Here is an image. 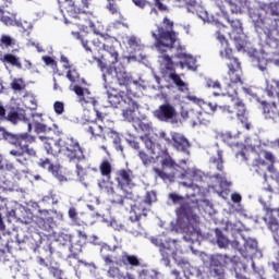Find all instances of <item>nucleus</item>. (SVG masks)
Returning <instances> with one entry per match:
<instances>
[{
	"instance_id": "62",
	"label": "nucleus",
	"mask_w": 279,
	"mask_h": 279,
	"mask_svg": "<svg viewBox=\"0 0 279 279\" xmlns=\"http://www.w3.org/2000/svg\"><path fill=\"white\" fill-rule=\"evenodd\" d=\"M231 38L234 40V46L238 49V51H241L243 49V39L241 37H232Z\"/></svg>"
},
{
	"instance_id": "30",
	"label": "nucleus",
	"mask_w": 279,
	"mask_h": 279,
	"mask_svg": "<svg viewBox=\"0 0 279 279\" xmlns=\"http://www.w3.org/2000/svg\"><path fill=\"white\" fill-rule=\"evenodd\" d=\"M39 140L44 142V149L47 154L56 156V154H60V145L58 144V140H53V137L39 136Z\"/></svg>"
},
{
	"instance_id": "32",
	"label": "nucleus",
	"mask_w": 279,
	"mask_h": 279,
	"mask_svg": "<svg viewBox=\"0 0 279 279\" xmlns=\"http://www.w3.org/2000/svg\"><path fill=\"white\" fill-rule=\"evenodd\" d=\"M74 241L75 234L61 232L57 236V243L62 246L68 245L70 247V252H73V248L75 247Z\"/></svg>"
},
{
	"instance_id": "52",
	"label": "nucleus",
	"mask_w": 279,
	"mask_h": 279,
	"mask_svg": "<svg viewBox=\"0 0 279 279\" xmlns=\"http://www.w3.org/2000/svg\"><path fill=\"white\" fill-rule=\"evenodd\" d=\"M195 182H203L202 174L199 172H194L193 174V182L189 184L190 189H199L198 184H195Z\"/></svg>"
},
{
	"instance_id": "33",
	"label": "nucleus",
	"mask_w": 279,
	"mask_h": 279,
	"mask_svg": "<svg viewBox=\"0 0 279 279\" xmlns=\"http://www.w3.org/2000/svg\"><path fill=\"white\" fill-rule=\"evenodd\" d=\"M177 58L179 60H183V61L179 62V64H180V66H182V69H184V66H186L190 70L195 69V62H196L195 57L187 54L186 52H179L177 54Z\"/></svg>"
},
{
	"instance_id": "14",
	"label": "nucleus",
	"mask_w": 279,
	"mask_h": 279,
	"mask_svg": "<svg viewBox=\"0 0 279 279\" xmlns=\"http://www.w3.org/2000/svg\"><path fill=\"white\" fill-rule=\"evenodd\" d=\"M7 141L10 145L19 147L28 156H36V150L34 148H29V145L36 142V137L29 135V133L7 134Z\"/></svg>"
},
{
	"instance_id": "49",
	"label": "nucleus",
	"mask_w": 279,
	"mask_h": 279,
	"mask_svg": "<svg viewBox=\"0 0 279 279\" xmlns=\"http://www.w3.org/2000/svg\"><path fill=\"white\" fill-rule=\"evenodd\" d=\"M236 160L240 162H248L250 161V151L248 150H240L235 154Z\"/></svg>"
},
{
	"instance_id": "3",
	"label": "nucleus",
	"mask_w": 279,
	"mask_h": 279,
	"mask_svg": "<svg viewBox=\"0 0 279 279\" xmlns=\"http://www.w3.org/2000/svg\"><path fill=\"white\" fill-rule=\"evenodd\" d=\"M98 37H95L92 39V41H88L87 39L81 38L82 46L87 51V53H92L95 61H97V64L101 71L108 70V65L101 61L99 57H97V53H99L100 49H104L107 53H109L111 61V69H121V66H117L119 62V51H117V46L114 44L117 43V38L113 36H110L108 33H96Z\"/></svg>"
},
{
	"instance_id": "44",
	"label": "nucleus",
	"mask_w": 279,
	"mask_h": 279,
	"mask_svg": "<svg viewBox=\"0 0 279 279\" xmlns=\"http://www.w3.org/2000/svg\"><path fill=\"white\" fill-rule=\"evenodd\" d=\"M138 157L142 160L143 165H145V167H149V165H154V162H156V159L154 157L147 155L143 150L138 153Z\"/></svg>"
},
{
	"instance_id": "35",
	"label": "nucleus",
	"mask_w": 279,
	"mask_h": 279,
	"mask_svg": "<svg viewBox=\"0 0 279 279\" xmlns=\"http://www.w3.org/2000/svg\"><path fill=\"white\" fill-rule=\"evenodd\" d=\"M99 171L102 178H106L107 180H112V161H110V159H104L99 165Z\"/></svg>"
},
{
	"instance_id": "28",
	"label": "nucleus",
	"mask_w": 279,
	"mask_h": 279,
	"mask_svg": "<svg viewBox=\"0 0 279 279\" xmlns=\"http://www.w3.org/2000/svg\"><path fill=\"white\" fill-rule=\"evenodd\" d=\"M106 9L112 15H117V14L120 15V20H117L116 22H113V27H119L120 25H122L123 27H128V24L124 22L125 17L121 15V9L119 8L117 0H107Z\"/></svg>"
},
{
	"instance_id": "20",
	"label": "nucleus",
	"mask_w": 279,
	"mask_h": 279,
	"mask_svg": "<svg viewBox=\"0 0 279 279\" xmlns=\"http://www.w3.org/2000/svg\"><path fill=\"white\" fill-rule=\"evenodd\" d=\"M104 119H106L104 113L100 112L99 110H96V120L90 121L86 124V128H85L86 133L94 136V138H97V137L101 138V136H106L104 134V126L97 123V121H101V123H104Z\"/></svg>"
},
{
	"instance_id": "8",
	"label": "nucleus",
	"mask_w": 279,
	"mask_h": 279,
	"mask_svg": "<svg viewBox=\"0 0 279 279\" xmlns=\"http://www.w3.org/2000/svg\"><path fill=\"white\" fill-rule=\"evenodd\" d=\"M263 12H265L263 9L251 10L250 17L258 36H265V40H271L278 24L274 19L265 16Z\"/></svg>"
},
{
	"instance_id": "56",
	"label": "nucleus",
	"mask_w": 279,
	"mask_h": 279,
	"mask_svg": "<svg viewBox=\"0 0 279 279\" xmlns=\"http://www.w3.org/2000/svg\"><path fill=\"white\" fill-rule=\"evenodd\" d=\"M215 3L218 5L219 10H221L222 12H226V5L223 4V1L225 3H227V5H234V2L233 0H214Z\"/></svg>"
},
{
	"instance_id": "55",
	"label": "nucleus",
	"mask_w": 279,
	"mask_h": 279,
	"mask_svg": "<svg viewBox=\"0 0 279 279\" xmlns=\"http://www.w3.org/2000/svg\"><path fill=\"white\" fill-rule=\"evenodd\" d=\"M165 0H154V5L159 12H169V7L163 3Z\"/></svg>"
},
{
	"instance_id": "59",
	"label": "nucleus",
	"mask_w": 279,
	"mask_h": 279,
	"mask_svg": "<svg viewBox=\"0 0 279 279\" xmlns=\"http://www.w3.org/2000/svg\"><path fill=\"white\" fill-rule=\"evenodd\" d=\"M216 38L220 44L228 45V39H226V35H223L222 31L216 32Z\"/></svg>"
},
{
	"instance_id": "2",
	"label": "nucleus",
	"mask_w": 279,
	"mask_h": 279,
	"mask_svg": "<svg viewBox=\"0 0 279 279\" xmlns=\"http://www.w3.org/2000/svg\"><path fill=\"white\" fill-rule=\"evenodd\" d=\"M114 75L118 80L119 86H124L126 92H120L119 94H109V104L113 108H121L122 114L125 119H130L138 110V104L132 99V76L125 72V66L114 68Z\"/></svg>"
},
{
	"instance_id": "21",
	"label": "nucleus",
	"mask_w": 279,
	"mask_h": 279,
	"mask_svg": "<svg viewBox=\"0 0 279 279\" xmlns=\"http://www.w3.org/2000/svg\"><path fill=\"white\" fill-rule=\"evenodd\" d=\"M177 214L179 217H184L187 219L192 228H197L199 226V216L193 213V207L189 203L182 204L178 209Z\"/></svg>"
},
{
	"instance_id": "63",
	"label": "nucleus",
	"mask_w": 279,
	"mask_h": 279,
	"mask_svg": "<svg viewBox=\"0 0 279 279\" xmlns=\"http://www.w3.org/2000/svg\"><path fill=\"white\" fill-rule=\"evenodd\" d=\"M241 194L239 193H233L231 194V201L233 202V204H241Z\"/></svg>"
},
{
	"instance_id": "31",
	"label": "nucleus",
	"mask_w": 279,
	"mask_h": 279,
	"mask_svg": "<svg viewBox=\"0 0 279 279\" xmlns=\"http://www.w3.org/2000/svg\"><path fill=\"white\" fill-rule=\"evenodd\" d=\"M3 121L12 123V125H19L21 121H25V111L11 108L10 111L7 114H4Z\"/></svg>"
},
{
	"instance_id": "42",
	"label": "nucleus",
	"mask_w": 279,
	"mask_h": 279,
	"mask_svg": "<svg viewBox=\"0 0 279 279\" xmlns=\"http://www.w3.org/2000/svg\"><path fill=\"white\" fill-rule=\"evenodd\" d=\"M14 45H16V40L12 37H10V35H2L0 38V47H5L7 49L9 47H14Z\"/></svg>"
},
{
	"instance_id": "36",
	"label": "nucleus",
	"mask_w": 279,
	"mask_h": 279,
	"mask_svg": "<svg viewBox=\"0 0 279 279\" xmlns=\"http://www.w3.org/2000/svg\"><path fill=\"white\" fill-rule=\"evenodd\" d=\"M15 217L23 223H32V221H34V214L32 213V209H19L15 213Z\"/></svg>"
},
{
	"instance_id": "61",
	"label": "nucleus",
	"mask_w": 279,
	"mask_h": 279,
	"mask_svg": "<svg viewBox=\"0 0 279 279\" xmlns=\"http://www.w3.org/2000/svg\"><path fill=\"white\" fill-rule=\"evenodd\" d=\"M169 199H171L173 202V204H178L179 202H183L184 197L181 195H178L175 193H170L169 194Z\"/></svg>"
},
{
	"instance_id": "58",
	"label": "nucleus",
	"mask_w": 279,
	"mask_h": 279,
	"mask_svg": "<svg viewBox=\"0 0 279 279\" xmlns=\"http://www.w3.org/2000/svg\"><path fill=\"white\" fill-rule=\"evenodd\" d=\"M138 129L142 130L145 134L151 132V124L145 122H138Z\"/></svg>"
},
{
	"instance_id": "7",
	"label": "nucleus",
	"mask_w": 279,
	"mask_h": 279,
	"mask_svg": "<svg viewBox=\"0 0 279 279\" xmlns=\"http://www.w3.org/2000/svg\"><path fill=\"white\" fill-rule=\"evenodd\" d=\"M133 196H135V198H131L126 204L120 205L126 209L131 208L132 213H134L135 218L132 219V223L138 221L142 217H147V214L151 210V204L158 201L156 192L154 191L146 192L144 198H141L138 194L134 193Z\"/></svg>"
},
{
	"instance_id": "50",
	"label": "nucleus",
	"mask_w": 279,
	"mask_h": 279,
	"mask_svg": "<svg viewBox=\"0 0 279 279\" xmlns=\"http://www.w3.org/2000/svg\"><path fill=\"white\" fill-rule=\"evenodd\" d=\"M102 260H105L106 265H117V260H119V255H102Z\"/></svg>"
},
{
	"instance_id": "43",
	"label": "nucleus",
	"mask_w": 279,
	"mask_h": 279,
	"mask_svg": "<svg viewBox=\"0 0 279 279\" xmlns=\"http://www.w3.org/2000/svg\"><path fill=\"white\" fill-rule=\"evenodd\" d=\"M66 78L71 84H77L80 82V72L76 69H69L66 72Z\"/></svg>"
},
{
	"instance_id": "25",
	"label": "nucleus",
	"mask_w": 279,
	"mask_h": 279,
	"mask_svg": "<svg viewBox=\"0 0 279 279\" xmlns=\"http://www.w3.org/2000/svg\"><path fill=\"white\" fill-rule=\"evenodd\" d=\"M209 162L220 172L214 174L213 178H215V180H226V172H223V150L218 149L217 157H210Z\"/></svg>"
},
{
	"instance_id": "19",
	"label": "nucleus",
	"mask_w": 279,
	"mask_h": 279,
	"mask_svg": "<svg viewBox=\"0 0 279 279\" xmlns=\"http://www.w3.org/2000/svg\"><path fill=\"white\" fill-rule=\"evenodd\" d=\"M157 245L159 247L162 263L166 265V267H169V265H171V256H175L178 252L175 241L166 240L165 242H161L160 244Z\"/></svg>"
},
{
	"instance_id": "18",
	"label": "nucleus",
	"mask_w": 279,
	"mask_h": 279,
	"mask_svg": "<svg viewBox=\"0 0 279 279\" xmlns=\"http://www.w3.org/2000/svg\"><path fill=\"white\" fill-rule=\"evenodd\" d=\"M243 245H241V242L238 240L233 241L232 247L238 250L243 258H252V256H256L258 252V242L252 238L243 239Z\"/></svg>"
},
{
	"instance_id": "53",
	"label": "nucleus",
	"mask_w": 279,
	"mask_h": 279,
	"mask_svg": "<svg viewBox=\"0 0 279 279\" xmlns=\"http://www.w3.org/2000/svg\"><path fill=\"white\" fill-rule=\"evenodd\" d=\"M68 215L71 221H73L74 223H77V221H80V216L75 207H70Z\"/></svg>"
},
{
	"instance_id": "11",
	"label": "nucleus",
	"mask_w": 279,
	"mask_h": 279,
	"mask_svg": "<svg viewBox=\"0 0 279 279\" xmlns=\"http://www.w3.org/2000/svg\"><path fill=\"white\" fill-rule=\"evenodd\" d=\"M231 257L226 254H213L209 257L206 276L208 279H226V268L231 263Z\"/></svg>"
},
{
	"instance_id": "37",
	"label": "nucleus",
	"mask_w": 279,
	"mask_h": 279,
	"mask_svg": "<svg viewBox=\"0 0 279 279\" xmlns=\"http://www.w3.org/2000/svg\"><path fill=\"white\" fill-rule=\"evenodd\" d=\"M3 64H10L11 66H15L16 69H23V63H21V59L12 53H5L0 58Z\"/></svg>"
},
{
	"instance_id": "45",
	"label": "nucleus",
	"mask_w": 279,
	"mask_h": 279,
	"mask_svg": "<svg viewBox=\"0 0 279 279\" xmlns=\"http://www.w3.org/2000/svg\"><path fill=\"white\" fill-rule=\"evenodd\" d=\"M206 88H213V90H221V83L213 78H205Z\"/></svg>"
},
{
	"instance_id": "48",
	"label": "nucleus",
	"mask_w": 279,
	"mask_h": 279,
	"mask_svg": "<svg viewBox=\"0 0 279 279\" xmlns=\"http://www.w3.org/2000/svg\"><path fill=\"white\" fill-rule=\"evenodd\" d=\"M108 276L109 278H112V279H121L123 276V272L121 271V269H119V267H110L108 270Z\"/></svg>"
},
{
	"instance_id": "16",
	"label": "nucleus",
	"mask_w": 279,
	"mask_h": 279,
	"mask_svg": "<svg viewBox=\"0 0 279 279\" xmlns=\"http://www.w3.org/2000/svg\"><path fill=\"white\" fill-rule=\"evenodd\" d=\"M153 114L155 119L162 123H178V111L175 107L169 102L160 105Z\"/></svg>"
},
{
	"instance_id": "22",
	"label": "nucleus",
	"mask_w": 279,
	"mask_h": 279,
	"mask_svg": "<svg viewBox=\"0 0 279 279\" xmlns=\"http://www.w3.org/2000/svg\"><path fill=\"white\" fill-rule=\"evenodd\" d=\"M184 119H191L193 125H210L213 116L199 111H186Z\"/></svg>"
},
{
	"instance_id": "5",
	"label": "nucleus",
	"mask_w": 279,
	"mask_h": 279,
	"mask_svg": "<svg viewBox=\"0 0 279 279\" xmlns=\"http://www.w3.org/2000/svg\"><path fill=\"white\" fill-rule=\"evenodd\" d=\"M157 158L161 168H153L156 178H160L163 182H175V178H181V180L186 178L189 172L175 162L169 150H161Z\"/></svg>"
},
{
	"instance_id": "17",
	"label": "nucleus",
	"mask_w": 279,
	"mask_h": 279,
	"mask_svg": "<svg viewBox=\"0 0 279 279\" xmlns=\"http://www.w3.org/2000/svg\"><path fill=\"white\" fill-rule=\"evenodd\" d=\"M116 182L118 184V189H121L124 195L126 193H132V191H128V189L131 190L136 186V184H134V172L125 168H122L116 172Z\"/></svg>"
},
{
	"instance_id": "12",
	"label": "nucleus",
	"mask_w": 279,
	"mask_h": 279,
	"mask_svg": "<svg viewBox=\"0 0 279 279\" xmlns=\"http://www.w3.org/2000/svg\"><path fill=\"white\" fill-rule=\"evenodd\" d=\"M276 156L269 150H259L257 156L253 160V168L256 173L265 175V169L269 173H275L276 167Z\"/></svg>"
},
{
	"instance_id": "23",
	"label": "nucleus",
	"mask_w": 279,
	"mask_h": 279,
	"mask_svg": "<svg viewBox=\"0 0 279 279\" xmlns=\"http://www.w3.org/2000/svg\"><path fill=\"white\" fill-rule=\"evenodd\" d=\"M172 142H170V145L177 149V151H182L183 154H186L189 151V147H191V143H189V140L184 137V135L172 132Z\"/></svg>"
},
{
	"instance_id": "9",
	"label": "nucleus",
	"mask_w": 279,
	"mask_h": 279,
	"mask_svg": "<svg viewBox=\"0 0 279 279\" xmlns=\"http://www.w3.org/2000/svg\"><path fill=\"white\" fill-rule=\"evenodd\" d=\"M58 145L59 154H63L70 162H82V160H85L84 149L76 138L69 136L60 137Z\"/></svg>"
},
{
	"instance_id": "54",
	"label": "nucleus",
	"mask_w": 279,
	"mask_h": 279,
	"mask_svg": "<svg viewBox=\"0 0 279 279\" xmlns=\"http://www.w3.org/2000/svg\"><path fill=\"white\" fill-rule=\"evenodd\" d=\"M43 60L47 66H51V69H58V61L52 59L49 56H44Z\"/></svg>"
},
{
	"instance_id": "41",
	"label": "nucleus",
	"mask_w": 279,
	"mask_h": 279,
	"mask_svg": "<svg viewBox=\"0 0 279 279\" xmlns=\"http://www.w3.org/2000/svg\"><path fill=\"white\" fill-rule=\"evenodd\" d=\"M227 21L232 27L233 32H236L238 34H243V24L240 20L227 17Z\"/></svg>"
},
{
	"instance_id": "13",
	"label": "nucleus",
	"mask_w": 279,
	"mask_h": 279,
	"mask_svg": "<svg viewBox=\"0 0 279 279\" xmlns=\"http://www.w3.org/2000/svg\"><path fill=\"white\" fill-rule=\"evenodd\" d=\"M101 193H107L111 199V204H117V206H124L128 204L129 199H135L134 192H126L124 196L117 194L114 191V183L110 180H101L98 183Z\"/></svg>"
},
{
	"instance_id": "6",
	"label": "nucleus",
	"mask_w": 279,
	"mask_h": 279,
	"mask_svg": "<svg viewBox=\"0 0 279 279\" xmlns=\"http://www.w3.org/2000/svg\"><path fill=\"white\" fill-rule=\"evenodd\" d=\"M60 12L65 23L86 20V10L90 8V0H58Z\"/></svg>"
},
{
	"instance_id": "60",
	"label": "nucleus",
	"mask_w": 279,
	"mask_h": 279,
	"mask_svg": "<svg viewBox=\"0 0 279 279\" xmlns=\"http://www.w3.org/2000/svg\"><path fill=\"white\" fill-rule=\"evenodd\" d=\"M128 45L131 49H134L136 47H138V39L136 38V36H131L128 38Z\"/></svg>"
},
{
	"instance_id": "51",
	"label": "nucleus",
	"mask_w": 279,
	"mask_h": 279,
	"mask_svg": "<svg viewBox=\"0 0 279 279\" xmlns=\"http://www.w3.org/2000/svg\"><path fill=\"white\" fill-rule=\"evenodd\" d=\"M73 90H74L75 95H77V97H80L81 104H83V101H84L85 104L88 102V101H86V98H84V89L82 88V86H80V85H74Z\"/></svg>"
},
{
	"instance_id": "29",
	"label": "nucleus",
	"mask_w": 279,
	"mask_h": 279,
	"mask_svg": "<svg viewBox=\"0 0 279 279\" xmlns=\"http://www.w3.org/2000/svg\"><path fill=\"white\" fill-rule=\"evenodd\" d=\"M259 104L263 106V114L265 119H268L270 121H276L279 117L278 107L276 106V102L272 101L271 104L267 102L266 100L259 101Z\"/></svg>"
},
{
	"instance_id": "1",
	"label": "nucleus",
	"mask_w": 279,
	"mask_h": 279,
	"mask_svg": "<svg viewBox=\"0 0 279 279\" xmlns=\"http://www.w3.org/2000/svg\"><path fill=\"white\" fill-rule=\"evenodd\" d=\"M227 66L229 69L227 76L223 77L225 81V92L217 93L214 92V97H230L232 101H235L233 106H218L209 102L208 106L211 112H217L220 110L222 114H227L230 119H236L242 123L245 130H252V124L247 120V108L242 99L239 98V92H236V84H241L243 86V80L241 78L243 75V69L241 68V62L236 58H229L227 62Z\"/></svg>"
},
{
	"instance_id": "64",
	"label": "nucleus",
	"mask_w": 279,
	"mask_h": 279,
	"mask_svg": "<svg viewBox=\"0 0 279 279\" xmlns=\"http://www.w3.org/2000/svg\"><path fill=\"white\" fill-rule=\"evenodd\" d=\"M171 276H173L174 279H184V278L182 277V272H180V270H178V269H173V270L171 271Z\"/></svg>"
},
{
	"instance_id": "40",
	"label": "nucleus",
	"mask_w": 279,
	"mask_h": 279,
	"mask_svg": "<svg viewBox=\"0 0 279 279\" xmlns=\"http://www.w3.org/2000/svg\"><path fill=\"white\" fill-rule=\"evenodd\" d=\"M10 155L16 156V161L20 162V165H27V161L29 160L27 157H25V153L22 149H12L10 150Z\"/></svg>"
},
{
	"instance_id": "47",
	"label": "nucleus",
	"mask_w": 279,
	"mask_h": 279,
	"mask_svg": "<svg viewBox=\"0 0 279 279\" xmlns=\"http://www.w3.org/2000/svg\"><path fill=\"white\" fill-rule=\"evenodd\" d=\"M12 90H25V83L23 82V78H14L11 83Z\"/></svg>"
},
{
	"instance_id": "46",
	"label": "nucleus",
	"mask_w": 279,
	"mask_h": 279,
	"mask_svg": "<svg viewBox=\"0 0 279 279\" xmlns=\"http://www.w3.org/2000/svg\"><path fill=\"white\" fill-rule=\"evenodd\" d=\"M178 8H195L197 0H175Z\"/></svg>"
},
{
	"instance_id": "24",
	"label": "nucleus",
	"mask_w": 279,
	"mask_h": 279,
	"mask_svg": "<svg viewBox=\"0 0 279 279\" xmlns=\"http://www.w3.org/2000/svg\"><path fill=\"white\" fill-rule=\"evenodd\" d=\"M32 123H28V130H32L33 125L36 134H49L51 132L52 129L43 123V113H32Z\"/></svg>"
},
{
	"instance_id": "39",
	"label": "nucleus",
	"mask_w": 279,
	"mask_h": 279,
	"mask_svg": "<svg viewBox=\"0 0 279 279\" xmlns=\"http://www.w3.org/2000/svg\"><path fill=\"white\" fill-rule=\"evenodd\" d=\"M215 234L218 247H228L229 241L228 238L225 236L223 231H221L219 228H216Z\"/></svg>"
},
{
	"instance_id": "38",
	"label": "nucleus",
	"mask_w": 279,
	"mask_h": 279,
	"mask_svg": "<svg viewBox=\"0 0 279 279\" xmlns=\"http://www.w3.org/2000/svg\"><path fill=\"white\" fill-rule=\"evenodd\" d=\"M87 241H88V235L86 234V232L82 230H76L74 246L76 245L78 250H82V247L86 245Z\"/></svg>"
},
{
	"instance_id": "15",
	"label": "nucleus",
	"mask_w": 279,
	"mask_h": 279,
	"mask_svg": "<svg viewBox=\"0 0 279 279\" xmlns=\"http://www.w3.org/2000/svg\"><path fill=\"white\" fill-rule=\"evenodd\" d=\"M12 2L9 0H3V3L0 2V21L7 27H23V22L17 20L16 11L11 8Z\"/></svg>"
},
{
	"instance_id": "10",
	"label": "nucleus",
	"mask_w": 279,
	"mask_h": 279,
	"mask_svg": "<svg viewBox=\"0 0 279 279\" xmlns=\"http://www.w3.org/2000/svg\"><path fill=\"white\" fill-rule=\"evenodd\" d=\"M159 60L163 66V69H161V77L167 82H172L179 90H186L187 85L180 74L175 72V63H173V59L169 54H161L159 56Z\"/></svg>"
},
{
	"instance_id": "57",
	"label": "nucleus",
	"mask_w": 279,
	"mask_h": 279,
	"mask_svg": "<svg viewBox=\"0 0 279 279\" xmlns=\"http://www.w3.org/2000/svg\"><path fill=\"white\" fill-rule=\"evenodd\" d=\"M53 110H54L56 114H64V102L54 101Z\"/></svg>"
},
{
	"instance_id": "4",
	"label": "nucleus",
	"mask_w": 279,
	"mask_h": 279,
	"mask_svg": "<svg viewBox=\"0 0 279 279\" xmlns=\"http://www.w3.org/2000/svg\"><path fill=\"white\" fill-rule=\"evenodd\" d=\"M175 22L169 16H165L157 31L151 32V37L155 39V47L159 53H167L171 49H175V45H180V33L173 29Z\"/></svg>"
},
{
	"instance_id": "34",
	"label": "nucleus",
	"mask_w": 279,
	"mask_h": 279,
	"mask_svg": "<svg viewBox=\"0 0 279 279\" xmlns=\"http://www.w3.org/2000/svg\"><path fill=\"white\" fill-rule=\"evenodd\" d=\"M38 167L46 169L49 173L56 175V178L60 174V167L53 165L49 158L39 159Z\"/></svg>"
},
{
	"instance_id": "27",
	"label": "nucleus",
	"mask_w": 279,
	"mask_h": 279,
	"mask_svg": "<svg viewBox=\"0 0 279 279\" xmlns=\"http://www.w3.org/2000/svg\"><path fill=\"white\" fill-rule=\"evenodd\" d=\"M119 267H141V260L136 255H130L128 252H122L117 260Z\"/></svg>"
},
{
	"instance_id": "26",
	"label": "nucleus",
	"mask_w": 279,
	"mask_h": 279,
	"mask_svg": "<svg viewBox=\"0 0 279 279\" xmlns=\"http://www.w3.org/2000/svg\"><path fill=\"white\" fill-rule=\"evenodd\" d=\"M53 217L49 215V210L39 209V217L37 218V226L40 230H45L46 232H50L51 228H53Z\"/></svg>"
}]
</instances>
